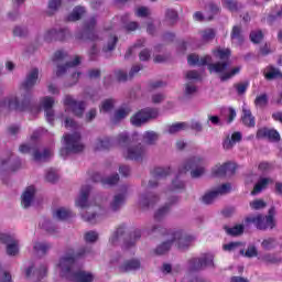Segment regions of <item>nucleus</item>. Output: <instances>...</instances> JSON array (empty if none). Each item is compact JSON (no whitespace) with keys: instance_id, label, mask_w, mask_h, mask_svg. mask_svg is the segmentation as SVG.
I'll list each match as a JSON object with an SVG mask.
<instances>
[{"instance_id":"2","label":"nucleus","mask_w":282,"mask_h":282,"mask_svg":"<svg viewBox=\"0 0 282 282\" xmlns=\"http://www.w3.org/2000/svg\"><path fill=\"white\" fill-rule=\"evenodd\" d=\"M89 252H91V248L89 247H82L77 252L68 248L65 256L59 259L58 268L61 270V276L73 282H94V275L91 273L74 271L76 260L87 257Z\"/></svg>"},{"instance_id":"21","label":"nucleus","mask_w":282,"mask_h":282,"mask_svg":"<svg viewBox=\"0 0 282 282\" xmlns=\"http://www.w3.org/2000/svg\"><path fill=\"white\" fill-rule=\"evenodd\" d=\"M230 40L234 45H243L246 37L241 25H234L230 33Z\"/></svg>"},{"instance_id":"22","label":"nucleus","mask_w":282,"mask_h":282,"mask_svg":"<svg viewBox=\"0 0 282 282\" xmlns=\"http://www.w3.org/2000/svg\"><path fill=\"white\" fill-rule=\"evenodd\" d=\"M126 202H127V189L113 196V199L110 203V210H112V213H117V210H120L121 206H124Z\"/></svg>"},{"instance_id":"52","label":"nucleus","mask_w":282,"mask_h":282,"mask_svg":"<svg viewBox=\"0 0 282 282\" xmlns=\"http://www.w3.org/2000/svg\"><path fill=\"white\" fill-rule=\"evenodd\" d=\"M116 45H118V36H110L106 46L102 47V52L107 54L108 52H113L116 50Z\"/></svg>"},{"instance_id":"4","label":"nucleus","mask_w":282,"mask_h":282,"mask_svg":"<svg viewBox=\"0 0 282 282\" xmlns=\"http://www.w3.org/2000/svg\"><path fill=\"white\" fill-rule=\"evenodd\" d=\"M65 148L59 150V155L65 158L69 153H83L85 151V144L80 142L83 137L80 132H74L72 134L67 133L63 135Z\"/></svg>"},{"instance_id":"48","label":"nucleus","mask_w":282,"mask_h":282,"mask_svg":"<svg viewBox=\"0 0 282 282\" xmlns=\"http://www.w3.org/2000/svg\"><path fill=\"white\" fill-rule=\"evenodd\" d=\"M249 39L251 43H254V45H259V43H261V41H263L264 39L263 31L261 30L251 31L249 34Z\"/></svg>"},{"instance_id":"20","label":"nucleus","mask_w":282,"mask_h":282,"mask_svg":"<svg viewBox=\"0 0 282 282\" xmlns=\"http://www.w3.org/2000/svg\"><path fill=\"white\" fill-rule=\"evenodd\" d=\"M142 237V231L135 230L131 234H129L123 241L122 250H131V248H135V243L140 241V238Z\"/></svg>"},{"instance_id":"14","label":"nucleus","mask_w":282,"mask_h":282,"mask_svg":"<svg viewBox=\"0 0 282 282\" xmlns=\"http://www.w3.org/2000/svg\"><path fill=\"white\" fill-rule=\"evenodd\" d=\"M0 241L7 246V254L9 257H17L19 254V240H15L14 236L1 234Z\"/></svg>"},{"instance_id":"57","label":"nucleus","mask_w":282,"mask_h":282,"mask_svg":"<svg viewBox=\"0 0 282 282\" xmlns=\"http://www.w3.org/2000/svg\"><path fill=\"white\" fill-rule=\"evenodd\" d=\"M261 246L264 250H274V248H276V239L274 238L264 239L261 242Z\"/></svg>"},{"instance_id":"1","label":"nucleus","mask_w":282,"mask_h":282,"mask_svg":"<svg viewBox=\"0 0 282 282\" xmlns=\"http://www.w3.org/2000/svg\"><path fill=\"white\" fill-rule=\"evenodd\" d=\"M151 235L163 238V241L154 250L159 256L166 254L173 248V243H176L178 250H187L195 241V236L187 235L183 230L166 229L160 225L152 227Z\"/></svg>"},{"instance_id":"41","label":"nucleus","mask_w":282,"mask_h":282,"mask_svg":"<svg viewBox=\"0 0 282 282\" xmlns=\"http://www.w3.org/2000/svg\"><path fill=\"white\" fill-rule=\"evenodd\" d=\"M274 10H275V14L271 13L267 17V23H269V25H272V23H275V21H279L280 19H282V7L275 6Z\"/></svg>"},{"instance_id":"28","label":"nucleus","mask_w":282,"mask_h":282,"mask_svg":"<svg viewBox=\"0 0 282 282\" xmlns=\"http://www.w3.org/2000/svg\"><path fill=\"white\" fill-rule=\"evenodd\" d=\"M141 262L138 259L127 260L119 268L120 272H133L140 270Z\"/></svg>"},{"instance_id":"15","label":"nucleus","mask_w":282,"mask_h":282,"mask_svg":"<svg viewBox=\"0 0 282 282\" xmlns=\"http://www.w3.org/2000/svg\"><path fill=\"white\" fill-rule=\"evenodd\" d=\"M236 172H237V164L226 162L223 165H216L212 170V175L213 177H225L227 173L229 175H235Z\"/></svg>"},{"instance_id":"13","label":"nucleus","mask_w":282,"mask_h":282,"mask_svg":"<svg viewBox=\"0 0 282 282\" xmlns=\"http://www.w3.org/2000/svg\"><path fill=\"white\" fill-rule=\"evenodd\" d=\"M230 189H231L230 183H225L220 185L217 189L206 193L202 197V202L203 204H213V202H215V199H217L219 195H227V193H230Z\"/></svg>"},{"instance_id":"23","label":"nucleus","mask_w":282,"mask_h":282,"mask_svg":"<svg viewBox=\"0 0 282 282\" xmlns=\"http://www.w3.org/2000/svg\"><path fill=\"white\" fill-rule=\"evenodd\" d=\"M34 195H36V189L34 188V186H28L24 191V193L22 194V206L23 208H30V206H32V202L34 199Z\"/></svg>"},{"instance_id":"9","label":"nucleus","mask_w":282,"mask_h":282,"mask_svg":"<svg viewBox=\"0 0 282 282\" xmlns=\"http://www.w3.org/2000/svg\"><path fill=\"white\" fill-rule=\"evenodd\" d=\"M29 100L28 98L21 104L19 97H11L0 101V113L1 111H28Z\"/></svg>"},{"instance_id":"38","label":"nucleus","mask_w":282,"mask_h":282,"mask_svg":"<svg viewBox=\"0 0 282 282\" xmlns=\"http://www.w3.org/2000/svg\"><path fill=\"white\" fill-rule=\"evenodd\" d=\"M264 78L267 80H275L276 78H282V72L274 66H269L268 72L264 73Z\"/></svg>"},{"instance_id":"42","label":"nucleus","mask_w":282,"mask_h":282,"mask_svg":"<svg viewBox=\"0 0 282 282\" xmlns=\"http://www.w3.org/2000/svg\"><path fill=\"white\" fill-rule=\"evenodd\" d=\"M213 54L216 58H219L223 62H227L230 58V51L229 48H218L213 51Z\"/></svg>"},{"instance_id":"44","label":"nucleus","mask_w":282,"mask_h":282,"mask_svg":"<svg viewBox=\"0 0 282 282\" xmlns=\"http://www.w3.org/2000/svg\"><path fill=\"white\" fill-rule=\"evenodd\" d=\"M33 249L37 254H47V250L52 249V245L50 242H35Z\"/></svg>"},{"instance_id":"45","label":"nucleus","mask_w":282,"mask_h":282,"mask_svg":"<svg viewBox=\"0 0 282 282\" xmlns=\"http://www.w3.org/2000/svg\"><path fill=\"white\" fill-rule=\"evenodd\" d=\"M129 113H131V109H129V108H119V109L116 110L112 121L113 122H120V120H124V118H127V116H129Z\"/></svg>"},{"instance_id":"7","label":"nucleus","mask_w":282,"mask_h":282,"mask_svg":"<svg viewBox=\"0 0 282 282\" xmlns=\"http://www.w3.org/2000/svg\"><path fill=\"white\" fill-rule=\"evenodd\" d=\"M246 224H253L258 230H267V228H274V208L269 209V215L250 216L246 218Z\"/></svg>"},{"instance_id":"29","label":"nucleus","mask_w":282,"mask_h":282,"mask_svg":"<svg viewBox=\"0 0 282 282\" xmlns=\"http://www.w3.org/2000/svg\"><path fill=\"white\" fill-rule=\"evenodd\" d=\"M151 17V10L147 7H142V19L143 23L147 25V32L148 34H155V25H153V19H150L148 22L144 21V19H149Z\"/></svg>"},{"instance_id":"51","label":"nucleus","mask_w":282,"mask_h":282,"mask_svg":"<svg viewBox=\"0 0 282 282\" xmlns=\"http://www.w3.org/2000/svg\"><path fill=\"white\" fill-rule=\"evenodd\" d=\"M268 94H261L254 99V105L256 107H259V109H265V107H268Z\"/></svg>"},{"instance_id":"17","label":"nucleus","mask_w":282,"mask_h":282,"mask_svg":"<svg viewBox=\"0 0 282 282\" xmlns=\"http://www.w3.org/2000/svg\"><path fill=\"white\" fill-rule=\"evenodd\" d=\"M67 36H69V30L61 29L56 31V29H52L45 33L44 39L47 43H51V41H65Z\"/></svg>"},{"instance_id":"8","label":"nucleus","mask_w":282,"mask_h":282,"mask_svg":"<svg viewBox=\"0 0 282 282\" xmlns=\"http://www.w3.org/2000/svg\"><path fill=\"white\" fill-rule=\"evenodd\" d=\"M215 256L212 253H203L199 258L188 260L189 272H199L204 268H215Z\"/></svg>"},{"instance_id":"64","label":"nucleus","mask_w":282,"mask_h":282,"mask_svg":"<svg viewBox=\"0 0 282 282\" xmlns=\"http://www.w3.org/2000/svg\"><path fill=\"white\" fill-rule=\"evenodd\" d=\"M42 107L44 110L53 109L54 107V97L46 96L42 99Z\"/></svg>"},{"instance_id":"32","label":"nucleus","mask_w":282,"mask_h":282,"mask_svg":"<svg viewBox=\"0 0 282 282\" xmlns=\"http://www.w3.org/2000/svg\"><path fill=\"white\" fill-rule=\"evenodd\" d=\"M80 64V56H75V59L73 62H67L65 65L57 66L56 76H63V74H66L67 69L69 67H78Z\"/></svg>"},{"instance_id":"56","label":"nucleus","mask_w":282,"mask_h":282,"mask_svg":"<svg viewBox=\"0 0 282 282\" xmlns=\"http://www.w3.org/2000/svg\"><path fill=\"white\" fill-rule=\"evenodd\" d=\"M216 34L215 29H207L202 31V39L204 43H208V41H213V39H215Z\"/></svg>"},{"instance_id":"40","label":"nucleus","mask_w":282,"mask_h":282,"mask_svg":"<svg viewBox=\"0 0 282 282\" xmlns=\"http://www.w3.org/2000/svg\"><path fill=\"white\" fill-rule=\"evenodd\" d=\"M221 3L229 12H239L241 10V4L237 0H221Z\"/></svg>"},{"instance_id":"12","label":"nucleus","mask_w":282,"mask_h":282,"mask_svg":"<svg viewBox=\"0 0 282 282\" xmlns=\"http://www.w3.org/2000/svg\"><path fill=\"white\" fill-rule=\"evenodd\" d=\"M96 17H91L90 19L84 22V31L83 33L77 35V39L80 41L86 39L87 41L96 42L98 41V33H96Z\"/></svg>"},{"instance_id":"39","label":"nucleus","mask_w":282,"mask_h":282,"mask_svg":"<svg viewBox=\"0 0 282 282\" xmlns=\"http://www.w3.org/2000/svg\"><path fill=\"white\" fill-rule=\"evenodd\" d=\"M111 147L112 142L110 138L98 139L95 147V151H109Z\"/></svg>"},{"instance_id":"3","label":"nucleus","mask_w":282,"mask_h":282,"mask_svg":"<svg viewBox=\"0 0 282 282\" xmlns=\"http://www.w3.org/2000/svg\"><path fill=\"white\" fill-rule=\"evenodd\" d=\"M119 147H128L126 160H140L142 158V144L138 143L137 147H133L138 142V134H132V138H129L127 132L120 133L117 138Z\"/></svg>"},{"instance_id":"33","label":"nucleus","mask_w":282,"mask_h":282,"mask_svg":"<svg viewBox=\"0 0 282 282\" xmlns=\"http://www.w3.org/2000/svg\"><path fill=\"white\" fill-rule=\"evenodd\" d=\"M260 261L265 265H279V263H282V258L274 253H267L260 258Z\"/></svg>"},{"instance_id":"60","label":"nucleus","mask_w":282,"mask_h":282,"mask_svg":"<svg viewBox=\"0 0 282 282\" xmlns=\"http://www.w3.org/2000/svg\"><path fill=\"white\" fill-rule=\"evenodd\" d=\"M130 122L133 127H142V110L132 116Z\"/></svg>"},{"instance_id":"61","label":"nucleus","mask_w":282,"mask_h":282,"mask_svg":"<svg viewBox=\"0 0 282 282\" xmlns=\"http://www.w3.org/2000/svg\"><path fill=\"white\" fill-rule=\"evenodd\" d=\"M143 140L147 144H155L158 141V133L155 132H145L143 135Z\"/></svg>"},{"instance_id":"43","label":"nucleus","mask_w":282,"mask_h":282,"mask_svg":"<svg viewBox=\"0 0 282 282\" xmlns=\"http://www.w3.org/2000/svg\"><path fill=\"white\" fill-rule=\"evenodd\" d=\"M241 72V66H236L230 69V72L223 73L219 78L221 83H226V80H230V78H234V76H237V74H240Z\"/></svg>"},{"instance_id":"35","label":"nucleus","mask_w":282,"mask_h":282,"mask_svg":"<svg viewBox=\"0 0 282 282\" xmlns=\"http://www.w3.org/2000/svg\"><path fill=\"white\" fill-rule=\"evenodd\" d=\"M270 182H272V180L270 178H265V177L260 178L256 183L253 189L251 191V195H259L261 191H263L264 188H268V185L270 184Z\"/></svg>"},{"instance_id":"47","label":"nucleus","mask_w":282,"mask_h":282,"mask_svg":"<svg viewBox=\"0 0 282 282\" xmlns=\"http://www.w3.org/2000/svg\"><path fill=\"white\" fill-rule=\"evenodd\" d=\"M73 216L74 214L72 213V210L65 207H61L55 212V217H57V219H61V221L65 219H69V217H73Z\"/></svg>"},{"instance_id":"37","label":"nucleus","mask_w":282,"mask_h":282,"mask_svg":"<svg viewBox=\"0 0 282 282\" xmlns=\"http://www.w3.org/2000/svg\"><path fill=\"white\" fill-rule=\"evenodd\" d=\"M85 14V8L83 7H75L66 18V21H80L83 15Z\"/></svg>"},{"instance_id":"30","label":"nucleus","mask_w":282,"mask_h":282,"mask_svg":"<svg viewBox=\"0 0 282 282\" xmlns=\"http://www.w3.org/2000/svg\"><path fill=\"white\" fill-rule=\"evenodd\" d=\"M131 56H139L140 61H142V43H135L131 47H129L124 54V61H129Z\"/></svg>"},{"instance_id":"26","label":"nucleus","mask_w":282,"mask_h":282,"mask_svg":"<svg viewBox=\"0 0 282 282\" xmlns=\"http://www.w3.org/2000/svg\"><path fill=\"white\" fill-rule=\"evenodd\" d=\"M243 248H246V242L241 241H232L223 246L225 252H238L240 257L243 254Z\"/></svg>"},{"instance_id":"10","label":"nucleus","mask_w":282,"mask_h":282,"mask_svg":"<svg viewBox=\"0 0 282 282\" xmlns=\"http://www.w3.org/2000/svg\"><path fill=\"white\" fill-rule=\"evenodd\" d=\"M19 151L20 153H31L33 151V160L35 162H47L50 158H52V150L44 149L43 152H41L36 145L21 144Z\"/></svg>"},{"instance_id":"49","label":"nucleus","mask_w":282,"mask_h":282,"mask_svg":"<svg viewBox=\"0 0 282 282\" xmlns=\"http://www.w3.org/2000/svg\"><path fill=\"white\" fill-rule=\"evenodd\" d=\"M169 210H171V204H165L163 207L159 208L154 214L155 221H162V218L169 215Z\"/></svg>"},{"instance_id":"19","label":"nucleus","mask_w":282,"mask_h":282,"mask_svg":"<svg viewBox=\"0 0 282 282\" xmlns=\"http://www.w3.org/2000/svg\"><path fill=\"white\" fill-rule=\"evenodd\" d=\"M89 193H91V186L84 185L82 186L78 198L75 204L78 208H88L89 207Z\"/></svg>"},{"instance_id":"27","label":"nucleus","mask_w":282,"mask_h":282,"mask_svg":"<svg viewBox=\"0 0 282 282\" xmlns=\"http://www.w3.org/2000/svg\"><path fill=\"white\" fill-rule=\"evenodd\" d=\"M160 116V110L158 108H143L142 109V124L149 122L150 120H155Z\"/></svg>"},{"instance_id":"11","label":"nucleus","mask_w":282,"mask_h":282,"mask_svg":"<svg viewBox=\"0 0 282 282\" xmlns=\"http://www.w3.org/2000/svg\"><path fill=\"white\" fill-rule=\"evenodd\" d=\"M63 102L64 107H67V109H69L74 116L77 118H83L87 107L85 101H78L74 99L72 95H65Z\"/></svg>"},{"instance_id":"54","label":"nucleus","mask_w":282,"mask_h":282,"mask_svg":"<svg viewBox=\"0 0 282 282\" xmlns=\"http://www.w3.org/2000/svg\"><path fill=\"white\" fill-rule=\"evenodd\" d=\"M249 87H250V82L234 84V88L236 89L238 96H243V94L248 91Z\"/></svg>"},{"instance_id":"18","label":"nucleus","mask_w":282,"mask_h":282,"mask_svg":"<svg viewBox=\"0 0 282 282\" xmlns=\"http://www.w3.org/2000/svg\"><path fill=\"white\" fill-rule=\"evenodd\" d=\"M91 182L98 183L100 182L102 186H116L118 182H120V175L118 173L112 174L111 176L104 178L100 173H94L91 175Z\"/></svg>"},{"instance_id":"46","label":"nucleus","mask_w":282,"mask_h":282,"mask_svg":"<svg viewBox=\"0 0 282 282\" xmlns=\"http://www.w3.org/2000/svg\"><path fill=\"white\" fill-rule=\"evenodd\" d=\"M177 19H180V15L177 14V11L173 10V9H167L165 12V21L170 24V25H174L175 23H177Z\"/></svg>"},{"instance_id":"58","label":"nucleus","mask_w":282,"mask_h":282,"mask_svg":"<svg viewBox=\"0 0 282 282\" xmlns=\"http://www.w3.org/2000/svg\"><path fill=\"white\" fill-rule=\"evenodd\" d=\"M113 105H116V100H113L112 98L106 99L101 104L100 111H105L107 113L108 111H111V109H113Z\"/></svg>"},{"instance_id":"63","label":"nucleus","mask_w":282,"mask_h":282,"mask_svg":"<svg viewBox=\"0 0 282 282\" xmlns=\"http://www.w3.org/2000/svg\"><path fill=\"white\" fill-rule=\"evenodd\" d=\"M41 228H43L44 230H46V232H56V227H54V225H52V221L47 220V219H43V221L40 224Z\"/></svg>"},{"instance_id":"5","label":"nucleus","mask_w":282,"mask_h":282,"mask_svg":"<svg viewBox=\"0 0 282 282\" xmlns=\"http://www.w3.org/2000/svg\"><path fill=\"white\" fill-rule=\"evenodd\" d=\"M36 83H39V68H32L29 74L26 75L24 83L21 84L20 89L24 91V95L18 99L20 100V105H23L25 102V98L29 100V105L26 106V111L32 109V89L36 86Z\"/></svg>"},{"instance_id":"25","label":"nucleus","mask_w":282,"mask_h":282,"mask_svg":"<svg viewBox=\"0 0 282 282\" xmlns=\"http://www.w3.org/2000/svg\"><path fill=\"white\" fill-rule=\"evenodd\" d=\"M213 57L210 55H205L199 58V55L191 54L187 57L188 65H210Z\"/></svg>"},{"instance_id":"55","label":"nucleus","mask_w":282,"mask_h":282,"mask_svg":"<svg viewBox=\"0 0 282 282\" xmlns=\"http://www.w3.org/2000/svg\"><path fill=\"white\" fill-rule=\"evenodd\" d=\"M188 124L186 122H176L169 127V133H180V131H184Z\"/></svg>"},{"instance_id":"16","label":"nucleus","mask_w":282,"mask_h":282,"mask_svg":"<svg viewBox=\"0 0 282 282\" xmlns=\"http://www.w3.org/2000/svg\"><path fill=\"white\" fill-rule=\"evenodd\" d=\"M258 140H270V142H281V134L279 131L269 128H260L256 133Z\"/></svg>"},{"instance_id":"36","label":"nucleus","mask_w":282,"mask_h":282,"mask_svg":"<svg viewBox=\"0 0 282 282\" xmlns=\"http://www.w3.org/2000/svg\"><path fill=\"white\" fill-rule=\"evenodd\" d=\"M151 173L154 180H164L171 175V167H155Z\"/></svg>"},{"instance_id":"59","label":"nucleus","mask_w":282,"mask_h":282,"mask_svg":"<svg viewBox=\"0 0 282 282\" xmlns=\"http://www.w3.org/2000/svg\"><path fill=\"white\" fill-rule=\"evenodd\" d=\"M124 235V225L119 226L110 238V243H116Z\"/></svg>"},{"instance_id":"31","label":"nucleus","mask_w":282,"mask_h":282,"mask_svg":"<svg viewBox=\"0 0 282 282\" xmlns=\"http://www.w3.org/2000/svg\"><path fill=\"white\" fill-rule=\"evenodd\" d=\"M230 63L228 62H216L208 64V70L210 74L215 72V74H224L227 69Z\"/></svg>"},{"instance_id":"24","label":"nucleus","mask_w":282,"mask_h":282,"mask_svg":"<svg viewBox=\"0 0 282 282\" xmlns=\"http://www.w3.org/2000/svg\"><path fill=\"white\" fill-rule=\"evenodd\" d=\"M241 122L249 129H254V127H257V119L252 116V111L248 108L242 109Z\"/></svg>"},{"instance_id":"6","label":"nucleus","mask_w":282,"mask_h":282,"mask_svg":"<svg viewBox=\"0 0 282 282\" xmlns=\"http://www.w3.org/2000/svg\"><path fill=\"white\" fill-rule=\"evenodd\" d=\"M191 171V175L194 180L197 177H202L205 173L204 170V159L199 156H193L185 161L183 166L180 167L178 174L182 175V173H188Z\"/></svg>"},{"instance_id":"50","label":"nucleus","mask_w":282,"mask_h":282,"mask_svg":"<svg viewBox=\"0 0 282 282\" xmlns=\"http://www.w3.org/2000/svg\"><path fill=\"white\" fill-rule=\"evenodd\" d=\"M227 235L231 237H239V235H243V225H236L234 227H225Z\"/></svg>"},{"instance_id":"34","label":"nucleus","mask_w":282,"mask_h":282,"mask_svg":"<svg viewBox=\"0 0 282 282\" xmlns=\"http://www.w3.org/2000/svg\"><path fill=\"white\" fill-rule=\"evenodd\" d=\"M160 202V197L153 193H149L143 196L142 206L143 208H151V206H155Z\"/></svg>"},{"instance_id":"62","label":"nucleus","mask_w":282,"mask_h":282,"mask_svg":"<svg viewBox=\"0 0 282 282\" xmlns=\"http://www.w3.org/2000/svg\"><path fill=\"white\" fill-rule=\"evenodd\" d=\"M115 76H116L118 83H127V80H130L129 74H127V72H124L122 69L116 70Z\"/></svg>"},{"instance_id":"53","label":"nucleus","mask_w":282,"mask_h":282,"mask_svg":"<svg viewBox=\"0 0 282 282\" xmlns=\"http://www.w3.org/2000/svg\"><path fill=\"white\" fill-rule=\"evenodd\" d=\"M241 257H246L247 259H253V257H259V251L254 245H251L247 248H243V253Z\"/></svg>"}]
</instances>
